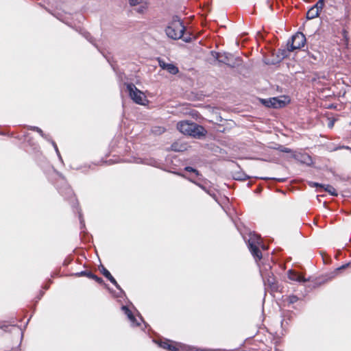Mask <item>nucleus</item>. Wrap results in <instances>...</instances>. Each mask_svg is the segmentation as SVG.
<instances>
[{"mask_svg":"<svg viewBox=\"0 0 351 351\" xmlns=\"http://www.w3.org/2000/svg\"><path fill=\"white\" fill-rule=\"evenodd\" d=\"M126 88L130 97L136 104L145 106L148 103V100L144 93L138 89L133 83L126 84Z\"/></svg>","mask_w":351,"mask_h":351,"instance_id":"20e7f679","label":"nucleus"},{"mask_svg":"<svg viewBox=\"0 0 351 351\" xmlns=\"http://www.w3.org/2000/svg\"><path fill=\"white\" fill-rule=\"evenodd\" d=\"M260 103L267 108H272V97L259 99Z\"/></svg>","mask_w":351,"mask_h":351,"instance_id":"c85d7f7f","label":"nucleus"},{"mask_svg":"<svg viewBox=\"0 0 351 351\" xmlns=\"http://www.w3.org/2000/svg\"><path fill=\"white\" fill-rule=\"evenodd\" d=\"M56 173L59 178L55 184L58 193L65 199H69L73 207L77 206L78 202L75 197L74 192L67 183L64 176L58 171H56Z\"/></svg>","mask_w":351,"mask_h":351,"instance_id":"f03ea898","label":"nucleus"},{"mask_svg":"<svg viewBox=\"0 0 351 351\" xmlns=\"http://www.w3.org/2000/svg\"><path fill=\"white\" fill-rule=\"evenodd\" d=\"M79 213V220H80V229H81V232L80 233H82V232H84V229H85V222H84V220L83 219V217H82V214L81 213L80 211L78 212Z\"/></svg>","mask_w":351,"mask_h":351,"instance_id":"2f4dec72","label":"nucleus"},{"mask_svg":"<svg viewBox=\"0 0 351 351\" xmlns=\"http://www.w3.org/2000/svg\"><path fill=\"white\" fill-rule=\"evenodd\" d=\"M121 309L123 311L124 314L127 316L128 319L131 323L132 326H140V322L136 319L135 315L128 306L122 305Z\"/></svg>","mask_w":351,"mask_h":351,"instance_id":"f8f14e48","label":"nucleus"},{"mask_svg":"<svg viewBox=\"0 0 351 351\" xmlns=\"http://www.w3.org/2000/svg\"><path fill=\"white\" fill-rule=\"evenodd\" d=\"M145 165L152 166V167L158 168V169H162L160 167V162H158V160L157 159H156L154 158H152V157L145 158Z\"/></svg>","mask_w":351,"mask_h":351,"instance_id":"5701e85b","label":"nucleus"},{"mask_svg":"<svg viewBox=\"0 0 351 351\" xmlns=\"http://www.w3.org/2000/svg\"><path fill=\"white\" fill-rule=\"evenodd\" d=\"M329 122L328 123V128L332 129L335 125V123L337 121L336 118H328Z\"/></svg>","mask_w":351,"mask_h":351,"instance_id":"4c0bfd02","label":"nucleus"},{"mask_svg":"<svg viewBox=\"0 0 351 351\" xmlns=\"http://www.w3.org/2000/svg\"><path fill=\"white\" fill-rule=\"evenodd\" d=\"M306 38L304 34L300 32H296L287 41V45H289L291 50L299 49L304 46Z\"/></svg>","mask_w":351,"mask_h":351,"instance_id":"39448f33","label":"nucleus"},{"mask_svg":"<svg viewBox=\"0 0 351 351\" xmlns=\"http://www.w3.org/2000/svg\"><path fill=\"white\" fill-rule=\"evenodd\" d=\"M328 108H330V109H331V108H336V106H335L334 104H330L328 106Z\"/></svg>","mask_w":351,"mask_h":351,"instance_id":"6e6d98bb","label":"nucleus"},{"mask_svg":"<svg viewBox=\"0 0 351 351\" xmlns=\"http://www.w3.org/2000/svg\"><path fill=\"white\" fill-rule=\"evenodd\" d=\"M284 323H285V319H282L281 321V327L283 328H284Z\"/></svg>","mask_w":351,"mask_h":351,"instance_id":"13d9d810","label":"nucleus"},{"mask_svg":"<svg viewBox=\"0 0 351 351\" xmlns=\"http://www.w3.org/2000/svg\"><path fill=\"white\" fill-rule=\"evenodd\" d=\"M293 158L308 166H311L313 164L311 157L306 154H293Z\"/></svg>","mask_w":351,"mask_h":351,"instance_id":"dca6fc26","label":"nucleus"},{"mask_svg":"<svg viewBox=\"0 0 351 351\" xmlns=\"http://www.w3.org/2000/svg\"><path fill=\"white\" fill-rule=\"evenodd\" d=\"M139 319L141 322H143L144 323V325H145V327L146 328L147 326H148V324L144 321L143 318L142 317V316L139 314Z\"/></svg>","mask_w":351,"mask_h":351,"instance_id":"864d4df0","label":"nucleus"},{"mask_svg":"<svg viewBox=\"0 0 351 351\" xmlns=\"http://www.w3.org/2000/svg\"><path fill=\"white\" fill-rule=\"evenodd\" d=\"M322 191L328 192L330 195L334 197H337L338 195L336 189L330 184H324Z\"/></svg>","mask_w":351,"mask_h":351,"instance_id":"a878e982","label":"nucleus"},{"mask_svg":"<svg viewBox=\"0 0 351 351\" xmlns=\"http://www.w3.org/2000/svg\"><path fill=\"white\" fill-rule=\"evenodd\" d=\"M111 66L112 67V69L114 70V67L112 66V64H111Z\"/></svg>","mask_w":351,"mask_h":351,"instance_id":"680f3d73","label":"nucleus"},{"mask_svg":"<svg viewBox=\"0 0 351 351\" xmlns=\"http://www.w3.org/2000/svg\"><path fill=\"white\" fill-rule=\"evenodd\" d=\"M287 276L291 280L298 282H306L309 281V278H306L304 276L293 269H289L287 271Z\"/></svg>","mask_w":351,"mask_h":351,"instance_id":"4468645a","label":"nucleus"},{"mask_svg":"<svg viewBox=\"0 0 351 351\" xmlns=\"http://www.w3.org/2000/svg\"><path fill=\"white\" fill-rule=\"evenodd\" d=\"M178 143H173L171 145V150L175 151V152H180V151H182L180 149H179L178 147Z\"/></svg>","mask_w":351,"mask_h":351,"instance_id":"c03bdc74","label":"nucleus"},{"mask_svg":"<svg viewBox=\"0 0 351 351\" xmlns=\"http://www.w3.org/2000/svg\"><path fill=\"white\" fill-rule=\"evenodd\" d=\"M169 351H180V350L177 346L172 343L170 346Z\"/></svg>","mask_w":351,"mask_h":351,"instance_id":"49530a36","label":"nucleus"},{"mask_svg":"<svg viewBox=\"0 0 351 351\" xmlns=\"http://www.w3.org/2000/svg\"><path fill=\"white\" fill-rule=\"evenodd\" d=\"M193 124V121H182L178 123L177 129L183 134L189 136Z\"/></svg>","mask_w":351,"mask_h":351,"instance_id":"9b49d317","label":"nucleus"},{"mask_svg":"<svg viewBox=\"0 0 351 351\" xmlns=\"http://www.w3.org/2000/svg\"><path fill=\"white\" fill-rule=\"evenodd\" d=\"M165 70L167 71L170 74H172V75H176L179 73L178 67L173 63H169L166 66Z\"/></svg>","mask_w":351,"mask_h":351,"instance_id":"b1692460","label":"nucleus"},{"mask_svg":"<svg viewBox=\"0 0 351 351\" xmlns=\"http://www.w3.org/2000/svg\"><path fill=\"white\" fill-rule=\"evenodd\" d=\"M261 275L265 285H267L272 291L278 290V285L271 271H269L267 268L260 270Z\"/></svg>","mask_w":351,"mask_h":351,"instance_id":"0eeeda50","label":"nucleus"},{"mask_svg":"<svg viewBox=\"0 0 351 351\" xmlns=\"http://www.w3.org/2000/svg\"><path fill=\"white\" fill-rule=\"evenodd\" d=\"M91 279L95 280L97 283L100 285H104L105 287L111 292L112 290L108 287V285L105 284L104 280L102 279V278L99 277L98 276L93 274Z\"/></svg>","mask_w":351,"mask_h":351,"instance_id":"c756f323","label":"nucleus"},{"mask_svg":"<svg viewBox=\"0 0 351 351\" xmlns=\"http://www.w3.org/2000/svg\"><path fill=\"white\" fill-rule=\"evenodd\" d=\"M26 128L29 130H32L34 132H38L44 139L49 141L51 138L50 137L49 134H46L43 132V131L37 126H32V125H27Z\"/></svg>","mask_w":351,"mask_h":351,"instance_id":"aec40b11","label":"nucleus"},{"mask_svg":"<svg viewBox=\"0 0 351 351\" xmlns=\"http://www.w3.org/2000/svg\"><path fill=\"white\" fill-rule=\"evenodd\" d=\"M119 292L116 295V297L117 298H123L125 296V293L123 290V289L119 286V289H117Z\"/></svg>","mask_w":351,"mask_h":351,"instance_id":"ea45409f","label":"nucleus"},{"mask_svg":"<svg viewBox=\"0 0 351 351\" xmlns=\"http://www.w3.org/2000/svg\"><path fill=\"white\" fill-rule=\"evenodd\" d=\"M341 36L343 37V39L345 41V43L346 45H348V42H349V37H348V31L346 29H343L341 32Z\"/></svg>","mask_w":351,"mask_h":351,"instance_id":"f704fd0d","label":"nucleus"},{"mask_svg":"<svg viewBox=\"0 0 351 351\" xmlns=\"http://www.w3.org/2000/svg\"><path fill=\"white\" fill-rule=\"evenodd\" d=\"M232 177L234 180L238 181H244L250 178V176L242 171H234Z\"/></svg>","mask_w":351,"mask_h":351,"instance_id":"412c9836","label":"nucleus"},{"mask_svg":"<svg viewBox=\"0 0 351 351\" xmlns=\"http://www.w3.org/2000/svg\"><path fill=\"white\" fill-rule=\"evenodd\" d=\"M304 58L312 64H316L322 59V55L319 51L316 50L308 51Z\"/></svg>","mask_w":351,"mask_h":351,"instance_id":"2eb2a0df","label":"nucleus"},{"mask_svg":"<svg viewBox=\"0 0 351 351\" xmlns=\"http://www.w3.org/2000/svg\"><path fill=\"white\" fill-rule=\"evenodd\" d=\"M153 341L158 346V347L165 349L169 351L170 346L172 343H173V341H171L167 339H154Z\"/></svg>","mask_w":351,"mask_h":351,"instance_id":"a211bd4d","label":"nucleus"},{"mask_svg":"<svg viewBox=\"0 0 351 351\" xmlns=\"http://www.w3.org/2000/svg\"><path fill=\"white\" fill-rule=\"evenodd\" d=\"M350 149L351 150V147H350L349 146H346V145H343V146H339V147H337L335 150H338V149Z\"/></svg>","mask_w":351,"mask_h":351,"instance_id":"09e8293b","label":"nucleus"},{"mask_svg":"<svg viewBox=\"0 0 351 351\" xmlns=\"http://www.w3.org/2000/svg\"><path fill=\"white\" fill-rule=\"evenodd\" d=\"M277 149L278 151H280V152H283V153H292L293 152L292 149H291L290 148L286 147L283 145H279L278 147L277 148Z\"/></svg>","mask_w":351,"mask_h":351,"instance_id":"c9c22d12","label":"nucleus"},{"mask_svg":"<svg viewBox=\"0 0 351 351\" xmlns=\"http://www.w3.org/2000/svg\"><path fill=\"white\" fill-rule=\"evenodd\" d=\"M9 326L5 323H0V328L4 331H7Z\"/></svg>","mask_w":351,"mask_h":351,"instance_id":"a18cd8bd","label":"nucleus"},{"mask_svg":"<svg viewBox=\"0 0 351 351\" xmlns=\"http://www.w3.org/2000/svg\"><path fill=\"white\" fill-rule=\"evenodd\" d=\"M243 238L255 261L261 260L263 254L260 248L265 250L267 247L262 242L261 236L254 231H250L247 235H243Z\"/></svg>","mask_w":351,"mask_h":351,"instance_id":"f257e3e1","label":"nucleus"},{"mask_svg":"<svg viewBox=\"0 0 351 351\" xmlns=\"http://www.w3.org/2000/svg\"><path fill=\"white\" fill-rule=\"evenodd\" d=\"M323 261L324 263H329L330 261V258L329 256L324 257L323 256Z\"/></svg>","mask_w":351,"mask_h":351,"instance_id":"603ef678","label":"nucleus"},{"mask_svg":"<svg viewBox=\"0 0 351 351\" xmlns=\"http://www.w3.org/2000/svg\"><path fill=\"white\" fill-rule=\"evenodd\" d=\"M141 2V0H129V3L131 6H136Z\"/></svg>","mask_w":351,"mask_h":351,"instance_id":"79ce46f5","label":"nucleus"},{"mask_svg":"<svg viewBox=\"0 0 351 351\" xmlns=\"http://www.w3.org/2000/svg\"><path fill=\"white\" fill-rule=\"evenodd\" d=\"M259 178L263 179V180L273 179L279 182H284L287 180L286 178H263V177H261Z\"/></svg>","mask_w":351,"mask_h":351,"instance_id":"e433bc0d","label":"nucleus"},{"mask_svg":"<svg viewBox=\"0 0 351 351\" xmlns=\"http://www.w3.org/2000/svg\"><path fill=\"white\" fill-rule=\"evenodd\" d=\"M93 274L94 273H93L91 271L84 270V271H81L80 272L72 274L71 276H74L75 277L86 276V277L91 279Z\"/></svg>","mask_w":351,"mask_h":351,"instance_id":"393cba45","label":"nucleus"},{"mask_svg":"<svg viewBox=\"0 0 351 351\" xmlns=\"http://www.w3.org/2000/svg\"><path fill=\"white\" fill-rule=\"evenodd\" d=\"M171 173L179 176L182 178H184L185 179H187L189 181L193 182L195 185L198 186L200 189H202L203 191H204L207 194H208L210 197H212L214 199L217 200V197L216 195V193L215 190L211 187H207L203 184H201L197 181H195L192 178L187 177L184 173H181L180 171H170Z\"/></svg>","mask_w":351,"mask_h":351,"instance_id":"6e6552de","label":"nucleus"},{"mask_svg":"<svg viewBox=\"0 0 351 351\" xmlns=\"http://www.w3.org/2000/svg\"><path fill=\"white\" fill-rule=\"evenodd\" d=\"M100 271L103 276L107 278L117 289H119V285L117 282L116 279L112 276L110 272L102 265L100 266Z\"/></svg>","mask_w":351,"mask_h":351,"instance_id":"f3484780","label":"nucleus"},{"mask_svg":"<svg viewBox=\"0 0 351 351\" xmlns=\"http://www.w3.org/2000/svg\"><path fill=\"white\" fill-rule=\"evenodd\" d=\"M180 39H182L184 42L187 43H191L192 40L191 36H184V34Z\"/></svg>","mask_w":351,"mask_h":351,"instance_id":"a19ab883","label":"nucleus"},{"mask_svg":"<svg viewBox=\"0 0 351 351\" xmlns=\"http://www.w3.org/2000/svg\"><path fill=\"white\" fill-rule=\"evenodd\" d=\"M0 135L5 136V135H7V133H6V132H1V131H0Z\"/></svg>","mask_w":351,"mask_h":351,"instance_id":"4d7b16f0","label":"nucleus"},{"mask_svg":"<svg viewBox=\"0 0 351 351\" xmlns=\"http://www.w3.org/2000/svg\"><path fill=\"white\" fill-rule=\"evenodd\" d=\"M184 170L187 172L193 173L197 178L202 176L201 173L197 169H195L193 167L186 166V167H184Z\"/></svg>","mask_w":351,"mask_h":351,"instance_id":"bb28decb","label":"nucleus"},{"mask_svg":"<svg viewBox=\"0 0 351 351\" xmlns=\"http://www.w3.org/2000/svg\"><path fill=\"white\" fill-rule=\"evenodd\" d=\"M210 53L212 56L218 61L219 63L225 64L230 68H234L235 66V62L233 60V56L232 53L228 52L221 53V52H217L215 51H211Z\"/></svg>","mask_w":351,"mask_h":351,"instance_id":"423d86ee","label":"nucleus"},{"mask_svg":"<svg viewBox=\"0 0 351 351\" xmlns=\"http://www.w3.org/2000/svg\"><path fill=\"white\" fill-rule=\"evenodd\" d=\"M247 186H248V187H250V186H252V182H249L247 183Z\"/></svg>","mask_w":351,"mask_h":351,"instance_id":"bf43d9fd","label":"nucleus"},{"mask_svg":"<svg viewBox=\"0 0 351 351\" xmlns=\"http://www.w3.org/2000/svg\"><path fill=\"white\" fill-rule=\"evenodd\" d=\"M287 48L279 49L276 57L271 62V64H276L280 63L282 60L287 58L289 56V53L293 51V50H291L289 45H287Z\"/></svg>","mask_w":351,"mask_h":351,"instance_id":"9d476101","label":"nucleus"},{"mask_svg":"<svg viewBox=\"0 0 351 351\" xmlns=\"http://www.w3.org/2000/svg\"><path fill=\"white\" fill-rule=\"evenodd\" d=\"M350 241L351 242V238L350 239Z\"/></svg>","mask_w":351,"mask_h":351,"instance_id":"e2e57ef3","label":"nucleus"},{"mask_svg":"<svg viewBox=\"0 0 351 351\" xmlns=\"http://www.w3.org/2000/svg\"><path fill=\"white\" fill-rule=\"evenodd\" d=\"M289 100L281 99L278 97H272V108H281L285 107Z\"/></svg>","mask_w":351,"mask_h":351,"instance_id":"6ab92c4d","label":"nucleus"},{"mask_svg":"<svg viewBox=\"0 0 351 351\" xmlns=\"http://www.w3.org/2000/svg\"><path fill=\"white\" fill-rule=\"evenodd\" d=\"M79 32L84 38H86L89 43H90L99 52H101L102 55L107 59V61L111 64L110 60L106 57L103 52H101L100 48L95 43V39L92 36V35L84 29H80Z\"/></svg>","mask_w":351,"mask_h":351,"instance_id":"ddd939ff","label":"nucleus"},{"mask_svg":"<svg viewBox=\"0 0 351 351\" xmlns=\"http://www.w3.org/2000/svg\"><path fill=\"white\" fill-rule=\"evenodd\" d=\"M44 294L45 292L43 291H40L38 295L36 297V302L43 298Z\"/></svg>","mask_w":351,"mask_h":351,"instance_id":"de8ad7c7","label":"nucleus"},{"mask_svg":"<svg viewBox=\"0 0 351 351\" xmlns=\"http://www.w3.org/2000/svg\"><path fill=\"white\" fill-rule=\"evenodd\" d=\"M350 266H351V261L341 265L340 267H339L338 268L336 269V271H340L342 269H345Z\"/></svg>","mask_w":351,"mask_h":351,"instance_id":"58836bf2","label":"nucleus"},{"mask_svg":"<svg viewBox=\"0 0 351 351\" xmlns=\"http://www.w3.org/2000/svg\"><path fill=\"white\" fill-rule=\"evenodd\" d=\"M48 142H49L52 145V146L53 147V148H54V149L56 151V154H57L60 161L62 162L63 160H62V158L61 156V154H60V153L59 152V149L58 148V146H57L56 142L53 140H52L51 138Z\"/></svg>","mask_w":351,"mask_h":351,"instance_id":"7c9ffc66","label":"nucleus"},{"mask_svg":"<svg viewBox=\"0 0 351 351\" xmlns=\"http://www.w3.org/2000/svg\"><path fill=\"white\" fill-rule=\"evenodd\" d=\"M192 130L189 134L190 136L197 138V139H202L207 134V130L201 125L197 124L194 122V124L192 127Z\"/></svg>","mask_w":351,"mask_h":351,"instance_id":"1a4fd4ad","label":"nucleus"},{"mask_svg":"<svg viewBox=\"0 0 351 351\" xmlns=\"http://www.w3.org/2000/svg\"><path fill=\"white\" fill-rule=\"evenodd\" d=\"M51 283H52V280L49 279V281H48V282H47L46 285H45L43 287V288L44 289H45V290H47V289L49 288L50 285H51Z\"/></svg>","mask_w":351,"mask_h":351,"instance_id":"8fccbe9b","label":"nucleus"},{"mask_svg":"<svg viewBox=\"0 0 351 351\" xmlns=\"http://www.w3.org/2000/svg\"><path fill=\"white\" fill-rule=\"evenodd\" d=\"M145 158H138L136 160V163H138V164H143V165H145Z\"/></svg>","mask_w":351,"mask_h":351,"instance_id":"3c124183","label":"nucleus"},{"mask_svg":"<svg viewBox=\"0 0 351 351\" xmlns=\"http://www.w3.org/2000/svg\"><path fill=\"white\" fill-rule=\"evenodd\" d=\"M145 9V7L143 6V5H141L138 9H137V12H140V13H142L143 12V10Z\"/></svg>","mask_w":351,"mask_h":351,"instance_id":"5fc2aeb1","label":"nucleus"},{"mask_svg":"<svg viewBox=\"0 0 351 351\" xmlns=\"http://www.w3.org/2000/svg\"><path fill=\"white\" fill-rule=\"evenodd\" d=\"M158 62H159V66L163 70L166 69V66L169 64V63H167V62H164L163 60H159Z\"/></svg>","mask_w":351,"mask_h":351,"instance_id":"37998d69","label":"nucleus"},{"mask_svg":"<svg viewBox=\"0 0 351 351\" xmlns=\"http://www.w3.org/2000/svg\"><path fill=\"white\" fill-rule=\"evenodd\" d=\"M324 5V0H318L315 4L313 5L315 8H317L321 12Z\"/></svg>","mask_w":351,"mask_h":351,"instance_id":"72a5a7b5","label":"nucleus"},{"mask_svg":"<svg viewBox=\"0 0 351 351\" xmlns=\"http://www.w3.org/2000/svg\"><path fill=\"white\" fill-rule=\"evenodd\" d=\"M334 275L331 274L330 278H333Z\"/></svg>","mask_w":351,"mask_h":351,"instance_id":"052dcab7","label":"nucleus"},{"mask_svg":"<svg viewBox=\"0 0 351 351\" xmlns=\"http://www.w3.org/2000/svg\"><path fill=\"white\" fill-rule=\"evenodd\" d=\"M185 31L184 23L178 15L173 16L171 21L165 28L167 36L173 40L180 39Z\"/></svg>","mask_w":351,"mask_h":351,"instance_id":"7ed1b4c3","label":"nucleus"},{"mask_svg":"<svg viewBox=\"0 0 351 351\" xmlns=\"http://www.w3.org/2000/svg\"><path fill=\"white\" fill-rule=\"evenodd\" d=\"M308 184L311 187L316 188L318 191H322L323 188L324 186V184L313 182V181H308Z\"/></svg>","mask_w":351,"mask_h":351,"instance_id":"cd10ccee","label":"nucleus"},{"mask_svg":"<svg viewBox=\"0 0 351 351\" xmlns=\"http://www.w3.org/2000/svg\"><path fill=\"white\" fill-rule=\"evenodd\" d=\"M319 12L317 8L311 6L307 11L306 17L308 20L313 19L319 16Z\"/></svg>","mask_w":351,"mask_h":351,"instance_id":"4be33fe9","label":"nucleus"},{"mask_svg":"<svg viewBox=\"0 0 351 351\" xmlns=\"http://www.w3.org/2000/svg\"><path fill=\"white\" fill-rule=\"evenodd\" d=\"M299 300V298L295 295H290L288 296L287 301L289 304H293L297 302Z\"/></svg>","mask_w":351,"mask_h":351,"instance_id":"473e14b6","label":"nucleus"}]
</instances>
